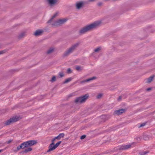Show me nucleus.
I'll use <instances>...</instances> for the list:
<instances>
[{"label":"nucleus","instance_id":"obj_1","mask_svg":"<svg viewBox=\"0 0 155 155\" xmlns=\"http://www.w3.org/2000/svg\"><path fill=\"white\" fill-rule=\"evenodd\" d=\"M101 23L99 21H96L93 23L85 26L80 30L79 31V34L80 35L84 34L93 29L96 28L99 26Z\"/></svg>","mask_w":155,"mask_h":155},{"label":"nucleus","instance_id":"obj_2","mask_svg":"<svg viewBox=\"0 0 155 155\" xmlns=\"http://www.w3.org/2000/svg\"><path fill=\"white\" fill-rule=\"evenodd\" d=\"M80 43L77 42L73 45L68 49L65 51L63 55V57L64 58L67 57L71 53L79 46Z\"/></svg>","mask_w":155,"mask_h":155},{"label":"nucleus","instance_id":"obj_3","mask_svg":"<svg viewBox=\"0 0 155 155\" xmlns=\"http://www.w3.org/2000/svg\"><path fill=\"white\" fill-rule=\"evenodd\" d=\"M21 119V117L18 116H16L11 118L7 120L4 124L5 126L9 125L10 124L15 123L19 120Z\"/></svg>","mask_w":155,"mask_h":155},{"label":"nucleus","instance_id":"obj_4","mask_svg":"<svg viewBox=\"0 0 155 155\" xmlns=\"http://www.w3.org/2000/svg\"><path fill=\"white\" fill-rule=\"evenodd\" d=\"M89 96V94H86L84 95L78 97L75 100V102L76 103H80V104L84 103L88 98Z\"/></svg>","mask_w":155,"mask_h":155},{"label":"nucleus","instance_id":"obj_5","mask_svg":"<svg viewBox=\"0 0 155 155\" xmlns=\"http://www.w3.org/2000/svg\"><path fill=\"white\" fill-rule=\"evenodd\" d=\"M67 20V19H60L54 22L52 25L54 26L60 25L64 23Z\"/></svg>","mask_w":155,"mask_h":155},{"label":"nucleus","instance_id":"obj_6","mask_svg":"<svg viewBox=\"0 0 155 155\" xmlns=\"http://www.w3.org/2000/svg\"><path fill=\"white\" fill-rule=\"evenodd\" d=\"M26 146V147H28L33 146L37 143V141L36 140H30L25 142Z\"/></svg>","mask_w":155,"mask_h":155},{"label":"nucleus","instance_id":"obj_7","mask_svg":"<svg viewBox=\"0 0 155 155\" xmlns=\"http://www.w3.org/2000/svg\"><path fill=\"white\" fill-rule=\"evenodd\" d=\"M127 108H125L117 110H116L114 111L113 113V114L114 115H121L125 112L127 111Z\"/></svg>","mask_w":155,"mask_h":155},{"label":"nucleus","instance_id":"obj_8","mask_svg":"<svg viewBox=\"0 0 155 155\" xmlns=\"http://www.w3.org/2000/svg\"><path fill=\"white\" fill-rule=\"evenodd\" d=\"M86 3V2H84L83 1L77 2L76 4V8L78 9H80L83 7Z\"/></svg>","mask_w":155,"mask_h":155},{"label":"nucleus","instance_id":"obj_9","mask_svg":"<svg viewBox=\"0 0 155 155\" xmlns=\"http://www.w3.org/2000/svg\"><path fill=\"white\" fill-rule=\"evenodd\" d=\"M51 6H53L57 4L59 0H46Z\"/></svg>","mask_w":155,"mask_h":155},{"label":"nucleus","instance_id":"obj_10","mask_svg":"<svg viewBox=\"0 0 155 155\" xmlns=\"http://www.w3.org/2000/svg\"><path fill=\"white\" fill-rule=\"evenodd\" d=\"M131 147V145L130 144H128L126 145H122L119 147L118 148H117L116 150H125L130 148Z\"/></svg>","mask_w":155,"mask_h":155},{"label":"nucleus","instance_id":"obj_11","mask_svg":"<svg viewBox=\"0 0 155 155\" xmlns=\"http://www.w3.org/2000/svg\"><path fill=\"white\" fill-rule=\"evenodd\" d=\"M44 32L43 30L38 29L35 31L34 33V35L36 36H39L42 35Z\"/></svg>","mask_w":155,"mask_h":155},{"label":"nucleus","instance_id":"obj_12","mask_svg":"<svg viewBox=\"0 0 155 155\" xmlns=\"http://www.w3.org/2000/svg\"><path fill=\"white\" fill-rule=\"evenodd\" d=\"M32 148L30 147H28L27 148L25 149L24 150H23L20 152V153L24 154L25 153H27L28 152L32 151Z\"/></svg>","mask_w":155,"mask_h":155},{"label":"nucleus","instance_id":"obj_13","mask_svg":"<svg viewBox=\"0 0 155 155\" xmlns=\"http://www.w3.org/2000/svg\"><path fill=\"white\" fill-rule=\"evenodd\" d=\"M64 136V133L60 134L57 136L55 137L58 140H59L61 138H63Z\"/></svg>","mask_w":155,"mask_h":155},{"label":"nucleus","instance_id":"obj_14","mask_svg":"<svg viewBox=\"0 0 155 155\" xmlns=\"http://www.w3.org/2000/svg\"><path fill=\"white\" fill-rule=\"evenodd\" d=\"M48 148H50L52 151L54 150L56 148L54 144L52 143H51L49 145Z\"/></svg>","mask_w":155,"mask_h":155},{"label":"nucleus","instance_id":"obj_15","mask_svg":"<svg viewBox=\"0 0 155 155\" xmlns=\"http://www.w3.org/2000/svg\"><path fill=\"white\" fill-rule=\"evenodd\" d=\"M72 79V77H70L69 78H68L66 79V80L63 82V84H65L71 81Z\"/></svg>","mask_w":155,"mask_h":155},{"label":"nucleus","instance_id":"obj_16","mask_svg":"<svg viewBox=\"0 0 155 155\" xmlns=\"http://www.w3.org/2000/svg\"><path fill=\"white\" fill-rule=\"evenodd\" d=\"M154 77V75H152L147 78V82L150 83L151 82Z\"/></svg>","mask_w":155,"mask_h":155},{"label":"nucleus","instance_id":"obj_17","mask_svg":"<svg viewBox=\"0 0 155 155\" xmlns=\"http://www.w3.org/2000/svg\"><path fill=\"white\" fill-rule=\"evenodd\" d=\"M149 153V151H140L139 153V154L140 155H145Z\"/></svg>","mask_w":155,"mask_h":155},{"label":"nucleus","instance_id":"obj_18","mask_svg":"<svg viewBox=\"0 0 155 155\" xmlns=\"http://www.w3.org/2000/svg\"><path fill=\"white\" fill-rule=\"evenodd\" d=\"M150 138V136L148 135H145L143 136V139L145 140H148Z\"/></svg>","mask_w":155,"mask_h":155},{"label":"nucleus","instance_id":"obj_19","mask_svg":"<svg viewBox=\"0 0 155 155\" xmlns=\"http://www.w3.org/2000/svg\"><path fill=\"white\" fill-rule=\"evenodd\" d=\"M25 35V33L24 32H23L19 34L18 36V38L19 39L23 38Z\"/></svg>","mask_w":155,"mask_h":155},{"label":"nucleus","instance_id":"obj_20","mask_svg":"<svg viewBox=\"0 0 155 155\" xmlns=\"http://www.w3.org/2000/svg\"><path fill=\"white\" fill-rule=\"evenodd\" d=\"M54 51V49L52 48H50L47 52V54H50L52 53Z\"/></svg>","mask_w":155,"mask_h":155},{"label":"nucleus","instance_id":"obj_21","mask_svg":"<svg viewBox=\"0 0 155 155\" xmlns=\"http://www.w3.org/2000/svg\"><path fill=\"white\" fill-rule=\"evenodd\" d=\"M91 81V78H89L88 79H87L86 80H84V81H81L80 83H84L89 82V81Z\"/></svg>","mask_w":155,"mask_h":155},{"label":"nucleus","instance_id":"obj_22","mask_svg":"<svg viewBox=\"0 0 155 155\" xmlns=\"http://www.w3.org/2000/svg\"><path fill=\"white\" fill-rule=\"evenodd\" d=\"M56 77L55 76L52 77L51 79L50 80V81L52 82H53L56 81Z\"/></svg>","mask_w":155,"mask_h":155},{"label":"nucleus","instance_id":"obj_23","mask_svg":"<svg viewBox=\"0 0 155 155\" xmlns=\"http://www.w3.org/2000/svg\"><path fill=\"white\" fill-rule=\"evenodd\" d=\"M8 51V49H5L3 50L0 51V53L1 54L4 53H5Z\"/></svg>","mask_w":155,"mask_h":155},{"label":"nucleus","instance_id":"obj_24","mask_svg":"<svg viewBox=\"0 0 155 155\" xmlns=\"http://www.w3.org/2000/svg\"><path fill=\"white\" fill-rule=\"evenodd\" d=\"M61 143V141H59L57 143H56L55 144H54L56 148Z\"/></svg>","mask_w":155,"mask_h":155},{"label":"nucleus","instance_id":"obj_25","mask_svg":"<svg viewBox=\"0 0 155 155\" xmlns=\"http://www.w3.org/2000/svg\"><path fill=\"white\" fill-rule=\"evenodd\" d=\"M101 50V48L99 47L94 49V51L96 52H98L99 51Z\"/></svg>","mask_w":155,"mask_h":155},{"label":"nucleus","instance_id":"obj_26","mask_svg":"<svg viewBox=\"0 0 155 155\" xmlns=\"http://www.w3.org/2000/svg\"><path fill=\"white\" fill-rule=\"evenodd\" d=\"M147 124V122L143 123L141 124L140 126H138V127L140 128V127H143L145 126Z\"/></svg>","mask_w":155,"mask_h":155},{"label":"nucleus","instance_id":"obj_27","mask_svg":"<svg viewBox=\"0 0 155 155\" xmlns=\"http://www.w3.org/2000/svg\"><path fill=\"white\" fill-rule=\"evenodd\" d=\"M22 146V149H24L26 147V144L25 143V142H24L21 143Z\"/></svg>","mask_w":155,"mask_h":155},{"label":"nucleus","instance_id":"obj_28","mask_svg":"<svg viewBox=\"0 0 155 155\" xmlns=\"http://www.w3.org/2000/svg\"><path fill=\"white\" fill-rule=\"evenodd\" d=\"M78 71H81L82 69L81 68V67L79 66H77L75 68Z\"/></svg>","mask_w":155,"mask_h":155},{"label":"nucleus","instance_id":"obj_29","mask_svg":"<svg viewBox=\"0 0 155 155\" xmlns=\"http://www.w3.org/2000/svg\"><path fill=\"white\" fill-rule=\"evenodd\" d=\"M72 71L70 68H68L67 70V73L68 74H69L72 73Z\"/></svg>","mask_w":155,"mask_h":155},{"label":"nucleus","instance_id":"obj_30","mask_svg":"<svg viewBox=\"0 0 155 155\" xmlns=\"http://www.w3.org/2000/svg\"><path fill=\"white\" fill-rule=\"evenodd\" d=\"M103 96L102 94H99L97 96V99H100Z\"/></svg>","mask_w":155,"mask_h":155},{"label":"nucleus","instance_id":"obj_31","mask_svg":"<svg viewBox=\"0 0 155 155\" xmlns=\"http://www.w3.org/2000/svg\"><path fill=\"white\" fill-rule=\"evenodd\" d=\"M59 75L61 78H62L64 76V74L63 72H60L59 74Z\"/></svg>","mask_w":155,"mask_h":155},{"label":"nucleus","instance_id":"obj_32","mask_svg":"<svg viewBox=\"0 0 155 155\" xmlns=\"http://www.w3.org/2000/svg\"><path fill=\"white\" fill-rule=\"evenodd\" d=\"M17 148L18 150H20L21 149H22V147L21 143L19 146H17Z\"/></svg>","mask_w":155,"mask_h":155},{"label":"nucleus","instance_id":"obj_33","mask_svg":"<svg viewBox=\"0 0 155 155\" xmlns=\"http://www.w3.org/2000/svg\"><path fill=\"white\" fill-rule=\"evenodd\" d=\"M86 137V135H84L81 136L80 137V139L81 140H83Z\"/></svg>","mask_w":155,"mask_h":155},{"label":"nucleus","instance_id":"obj_34","mask_svg":"<svg viewBox=\"0 0 155 155\" xmlns=\"http://www.w3.org/2000/svg\"><path fill=\"white\" fill-rule=\"evenodd\" d=\"M56 139H57L55 137L54 138L52 139L51 141V143L54 144V142Z\"/></svg>","mask_w":155,"mask_h":155},{"label":"nucleus","instance_id":"obj_35","mask_svg":"<svg viewBox=\"0 0 155 155\" xmlns=\"http://www.w3.org/2000/svg\"><path fill=\"white\" fill-rule=\"evenodd\" d=\"M136 139L138 141H139L140 140V137H136Z\"/></svg>","mask_w":155,"mask_h":155},{"label":"nucleus","instance_id":"obj_36","mask_svg":"<svg viewBox=\"0 0 155 155\" xmlns=\"http://www.w3.org/2000/svg\"><path fill=\"white\" fill-rule=\"evenodd\" d=\"M91 78V80H94L95 79H96L97 78V77H95V76H94Z\"/></svg>","mask_w":155,"mask_h":155},{"label":"nucleus","instance_id":"obj_37","mask_svg":"<svg viewBox=\"0 0 155 155\" xmlns=\"http://www.w3.org/2000/svg\"><path fill=\"white\" fill-rule=\"evenodd\" d=\"M102 4V3L101 2H99L97 4L98 6H101Z\"/></svg>","mask_w":155,"mask_h":155},{"label":"nucleus","instance_id":"obj_38","mask_svg":"<svg viewBox=\"0 0 155 155\" xmlns=\"http://www.w3.org/2000/svg\"><path fill=\"white\" fill-rule=\"evenodd\" d=\"M52 19L51 18L49 20L48 22H47V23H51V22L52 21Z\"/></svg>","mask_w":155,"mask_h":155},{"label":"nucleus","instance_id":"obj_39","mask_svg":"<svg viewBox=\"0 0 155 155\" xmlns=\"http://www.w3.org/2000/svg\"><path fill=\"white\" fill-rule=\"evenodd\" d=\"M152 89L151 87H149L146 89V91H149Z\"/></svg>","mask_w":155,"mask_h":155},{"label":"nucleus","instance_id":"obj_40","mask_svg":"<svg viewBox=\"0 0 155 155\" xmlns=\"http://www.w3.org/2000/svg\"><path fill=\"white\" fill-rule=\"evenodd\" d=\"M121 98H122V97H121V96H120L118 97V101H120V100H121Z\"/></svg>","mask_w":155,"mask_h":155},{"label":"nucleus","instance_id":"obj_41","mask_svg":"<svg viewBox=\"0 0 155 155\" xmlns=\"http://www.w3.org/2000/svg\"><path fill=\"white\" fill-rule=\"evenodd\" d=\"M96 0H88V2H94L96 1Z\"/></svg>","mask_w":155,"mask_h":155},{"label":"nucleus","instance_id":"obj_42","mask_svg":"<svg viewBox=\"0 0 155 155\" xmlns=\"http://www.w3.org/2000/svg\"><path fill=\"white\" fill-rule=\"evenodd\" d=\"M18 151H19V150H18L17 147L16 149H15V150H14V151L15 152H17Z\"/></svg>","mask_w":155,"mask_h":155},{"label":"nucleus","instance_id":"obj_43","mask_svg":"<svg viewBox=\"0 0 155 155\" xmlns=\"http://www.w3.org/2000/svg\"><path fill=\"white\" fill-rule=\"evenodd\" d=\"M12 140H10L7 142V143L8 144H9V143H11L12 142Z\"/></svg>","mask_w":155,"mask_h":155},{"label":"nucleus","instance_id":"obj_44","mask_svg":"<svg viewBox=\"0 0 155 155\" xmlns=\"http://www.w3.org/2000/svg\"><path fill=\"white\" fill-rule=\"evenodd\" d=\"M48 150L47 151V152H49L51 151H52V150L49 148H48Z\"/></svg>","mask_w":155,"mask_h":155},{"label":"nucleus","instance_id":"obj_45","mask_svg":"<svg viewBox=\"0 0 155 155\" xmlns=\"http://www.w3.org/2000/svg\"><path fill=\"white\" fill-rule=\"evenodd\" d=\"M6 149V148H5V149H1V150H0V153L1 152H2L3 151H4V150H5V149Z\"/></svg>","mask_w":155,"mask_h":155},{"label":"nucleus","instance_id":"obj_46","mask_svg":"<svg viewBox=\"0 0 155 155\" xmlns=\"http://www.w3.org/2000/svg\"><path fill=\"white\" fill-rule=\"evenodd\" d=\"M56 17V16L54 15L51 18L52 20H53V19Z\"/></svg>","mask_w":155,"mask_h":155},{"label":"nucleus","instance_id":"obj_47","mask_svg":"<svg viewBox=\"0 0 155 155\" xmlns=\"http://www.w3.org/2000/svg\"><path fill=\"white\" fill-rule=\"evenodd\" d=\"M56 17V16L54 15L51 18L52 20H53V19Z\"/></svg>","mask_w":155,"mask_h":155},{"label":"nucleus","instance_id":"obj_48","mask_svg":"<svg viewBox=\"0 0 155 155\" xmlns=\"http://www.w3.org/2000/svg\"><path fill=\"white\" fill-rule=\"evenodd\" d=\"M56 17V16L54 15L51 18L52 20H53V19Z\"/></svg>","mask_w":155,"mask_h":155},{"label":"nucleus","instance_id":"obj_49","mask_svg":"<svg viewBox=\"0 0 155 155\" xmlns=\"http://www.w3.org/2000/svg\"><path fill=\"white\" fill-rule=\"evenodd\" d=\"M56 17V16L54 15L51 18L52 20H53V19Z\"/></svg>","mask_w":155,"mask_h":155},{"label":"nucleus","instance_id":"obj_50","mask_svg":"<svg viewBox=\"0 0 155 155\" xmlns=\"http://www.w3.org/2000/svg\"><path fill=\"white\" fill-rule=\"evenodd\" d=\"M108 119V118L107 117H105V120H104V121H105L106 120H107Z\"/></svg>","mask_w":155,"mask_h":155},{"label":"nucleus","instance_id":"obj_51","mask_svg":"<svg viewBox=\"0 0 155 155\" xmlns=\"http://www.w3.org/2000/svg\"><path fill=\"white\" fill-rule=\"evenodd\" d=\"M58 14L57 12H56L54 15L56 17L57 16Z\"/></svg>","mask_w":155,"mask_h":155},{"label":"nucleus","instance_id":"obj_52","mask_svg":"<svg viewBox=\"0 0 155 155\" xmlns=\"http://www.w3.org/2000/svg\"><path fill=\"white\" fill-rule=\"evenodd\" d=\"M72 96V95H71V94H70V95H69V97H71V96Z\"/></svg>","mask_w":155,"mask_h":155},{"label":"nucleus","instance_id":"obj_53","mask_svg":"<svg viewBox=\"0 0 155 155\" xmlns=\"http://www.w3.org/2000/svg\"><path fill=\"white\" fill-rule=\"evenodd\" d=\"M15 71L14 70H11V71Z\"/></svg>","mask_w":155,"mask_h":155},{"label":"nucleus","instance_id":"obj_54","mask_svg":"<svg viewBox=\"0 0 155 155\" xmlns=\"http://www.w3.org/2000/svg\"><path fill=\"white\" fill-rule=\"evenodd\" d=\"M114 130V129H112V130Z\"/></svg>","mask_w":155,"mask_h":155}]
</instances>
